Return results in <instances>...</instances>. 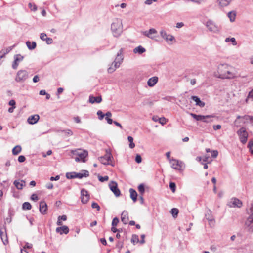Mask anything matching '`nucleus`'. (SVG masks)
Masks as SVG:
<instances>
[{
  "instance_id": "nucleus-40",
  "label": "nucleus",
  "mask_w": 253,
  "mask_h": 253,
  "mask_svg": "<svg viewBox=\"0 0 253 253\" xmlns=\"http://www.w3.org/2000/svg\"><path fill=\"white\" fill-rule=\"evenodd\" d=\"M138 191L141 194V195H143L145 192V188L143 184H140L138 187Z\"/></svg>"
},
{
  "instance_id": "nucleus-24",
  "label": "nucleus",
  "mask_w": 253,
  "mask_h": 253,
  "mask_svg": "<svg viewBox=\"0 0 253 253\" xmlns=\"http://www.w3.org/2000/svg\"><path fill=\"white\" fill-rule=\"evenodd\" d=\"M191 99L196 102V105L201 107L205 106V103L201 101L200 99L196 96H192Z\"/></svg>"
},
{
  "instance_id": "nucleus-5",
  "label": "nucleus",
  "mask_w": 253,
  "mask_h": 253,
  "mask_svg": "<svg viewBox=\"0 0 253 253\" xmlns=\"http://www.w3.org/2000/svg\"><path fill=\"white\" fill-rule=\"evenodd\" d=\"M72 153L78 156L75 158V160L76 162H78L82 161V162H85V158L88 155V152L86 150H82L81 149H77L75 150H72Z\"/></svg>"
},
{
  "instance_id": "nucleus-38",
  "label": "nucleus",
  "mask_w": 253,
  "mask_h": 253,
  "mask_svg": "<svg viewBox=\"0 0 253 253\" xmlns=\"http://www.w3.org/2000/svg\"><path fill=\"white\" fill-rule=\"evenodd\" d=\"M31 207V205L29 202H24L22 205V208L24 210H30Z\"/></svg>"
},
{
  "instance_id": "nucleus-3",
  "label": "nucleus",
  "mask_w": 253,
  "mask_h": 253,
  "mask_svg": "<svg viewBox=\"0 0 253 253\" xmlns=\"http://www.w3.org/2000/svg\"><path fill=\"white\" fill-rule=\"evenodd\" d=\"M111 30L114 37L120 36L123 31L122 20L120 19L114 20L111 24Z\"/></svg>"
},
{
  "instance_id": "nucleus-18",
  "label": "nucleus",
  "mask_w": 253,
  "mask_h": 253,
  "mask_svg": "<svg viewBox=\"0 0 253 253\" xmlns=\"http://www.w3.org/2000/svg\"><path fill=\"white\" fill-rule=\"evenodd\" d=\"M39 119L40 117L38 114L32 115L29 116L27 119V122L29 124L34 125L39 121Z\"/></svg>"
},
{
  "instance_id": "nucleus-60",
  "label": "nucleus",
  "mask_w": 253,
  "mask_h": 253,
  "mask_svg": "<svg viewBox=\"0 0 253 253\" xmlns=\"http://www.w3.org/2000/svg\"><path fill=\"white\" fill-rule=\"evenodd\" d=\"M8 104L9 105L11 106V107L15 106V100H14L13 99L10 100L9 101Z\"/></svg>"
},
{
  "instance_id": "nucleus-23",
  "label": "nucleus",
  "mask_w": 253,
  "mask_h": 253,
  "mask_svg": "<svg viewBox=\"0 0 253 253\" xmlns=\"http://www.w3.org/2000/svg\"><path fill=\"white\" fill-rule=\"evenodd\" d=\"M69 230L67 226H63L62 227H57L56 229V232L59 233L61 235L63 233L67 234L69 233Z\"/></svg>"
},
{
  "instance_id": "nucleus-45",
  "label": "nucleus",
  "mask_w": 253,
  "mask_h": 253,
  "mask_svg": "<svg viewBox=\"0 0 253 253\" xmlns=\"http://www.w3.org/2000/svg\"><path fill=\"white\" fill-rule=\"evenodd\" d=\"M97 115L98 116V118L100 120H102L105 116V115L101 110H98L97 111Z\"/></svg>"
},
{
  "instance_id": "nucleus-54",
  "label": "nucleus",
  "mask_w": 253,
  "mask_h": 253,
  "mask_svg": "<svg viewBox=\"0 0 253 253\" xmlns=\"http://www.w3.org/2000/svg\"><path fill=\"white\" fill-rule=\"evenodd\" d=\"M135 161L137 163H140L142 161V158L140 155L137 154L135 157Z\"/></svg>"
},
{
  "instance_id": "nucleus-47",
  "label": "nucleus",
  "mask_w": 253,
  "mask_h": 253,
  "mask_svg": "<svg viewBox=\"0 0 253 253\" xmlns=\"http://www.w3.org/2000/svg\"><path fill=\"white\" fill-rule=\"evenodd\" d=\"M91 207L93 209H96L98 211L100 209L99 205L95 202H93L91 204Z\"/></svg>"
},
{
  "instance_id": "nucleus-52",
  "label": "nucleus",
  "mask_w": 253,
  "mask_h": 253,
  "mask_svg": "<svg viewBox=\"0 0 253 253\" xmlns=\"http://www.w3.org/2000/svg\"><path fill=\"white\" fill-rule=\"evenodd\" d=\"M2 234H3V232L0 231V236H1V238L2 240V242L3 243V244L4 245H6V244H7L8 243V239H7V236L5 237V239H4L3 236H2Z\"/></svg>"
},
{
  "instance_id": "nucleus-1",
  "label": "nucleus",
  "mask_w": 253,
  "mask_h": 253,
  "mask_svg": "<svg viewBox=\"0 0 253 253\" xmlns=\"http://www.w3.org/2000/svg\"><path fill=\"white\" fill-rule=\"evenodd\" d=\"M217 71L219 78L222 79H231L235 76L234 68L227 64H220L218 65Z\"/></svg>"
},
{
  "instance_id": "nucleus-10",
  "label": "nucleus",
  "mask_w": 253,
  "mask_h": 253,
  "mask_svg": "<svg viewBox=\"0 0 253 253\" xmlns=\"http://www.w3.org/2000/svg\"><path fill=\"white\" fill-rule=\"evenodd\" d=\"M110 190L113 192L116 197H118L120 195V191L118 188L117 182L112 181L109 184Z\"/></svg>"
},
{
  "instance_id": "nucleus-35",
  "label": "nucleus",
  "mask_w": 253,
  "mask_h": 253,
  "mask_svg": "<svg viewBox=\"0 0 253 253\" xmlns=\"http://www.w3.org/2000/svg\"><path fill=\"white\" fill-rule=\"evenodd\" d=\"M225 42H231L233 45H236L237 44V42L235 38H226L225 40Z\"/></svg>"
},
{
  "instance_id": "nucleus-36",
  "label": "nucleus",
  "mask_w": 253,
  "mask_h": 253,
  "mask_svg": "<svg viewBox=\"0 0 253 253\" xmlns=\"http://www.w3.org/2000/svg\"><path fill=\"white\" fill-rule=\"evenodd\" d=\"M203 122L205 123H210L213 121L212 118L214 117L212 115H206Z\"/></svg>"
},
{
  "instance_id": "nucleus-12",
  "label": "nucleus",
  "mask_w": 253,
  "mask_h": 253,
  "mask_svg": "<svg viewBox=\"0 0 253 253\" xmlns=\"http://www.w3.org/2000/svg\"><path fill=\"white\" fill-rule=\"evenodd\" d=\"M246 227L250 232H253V213L251 214L245 223Z\"/></svg>"
},
{
  "instance_id": "nucleus-33",
  "label": "nucleus",
  "mask_w": 253,
  "mask_h": 253,
  "mask_svg": "<svg viewBox=\"0 0 253 253\" xmlns=\"http://www.w3.org/2000/svg\"><path fill=\"white\" fill-rule=\"evenodd\" d=\"M21 147L19 145H17L14 147L12 149V153L13 155H16L18 154L21 151Z\"/></svg>"
},
{
  "instance_id": "nucleus-62",
  "label": "nucleus",
  "mask_w": 253,
  "mask_h": 253,
  "mask_svg": "<svg viewBox=\"0 0 253 253\" xmlns=\"http://www.w3.org/2000/svg\"><path fill=\"white\" fill-rule=\"evenodd\" d=\"M115 227L116 226H112V228H111V231L113 233H116L117 232H119L120 231V230L119 229H117Z\"/></svg>"
},
{
  "instance_id": "nucleus-25",
  "label": "nucleus",
  "mask_w": 253,
  "mask_h": 253,
  "mask_svg": "<svg viewBox=\"0 0 253 253\" xmlns=\"http://www.w3.org/2000/svg\"><path fill=\"white\" fill-rule=\"evenodd\" d=\"M158 77H153L148 80L147 82V84L149 86L152 87L156 84V83L158 82Z\"/></svg>"
},
{
  "instance_id": "nucleus-30",
  "label": "nucleus",
  "mask_w": 253,
  "mask_h": 253,
  "mask_svg": "<svg viewBox=\"0 0 253 253\" xmlns=\"http://www.w3.org/2000/svg\"><path fill=\"white\" fill-rule=\"evenodd\" d=\"M26 45L28 48L30 50L34 49L36 47V43L35 42H32L30 41H27L26 42Z\"/></svg>"
},
{
  "instance_id": "nucleus-34",
  "label": "nucleus",
  "mask_w": 253,
  "mask_h": 253,
  "mask_svg": "<svg viewBox=\"0 0 253 253\" xmlns=\"http://www.w3.org/2000/svg\"><path fill=\"white\" fill-rule=\"evenodd\" d=\"M15 44L13 46L8 47L4 50H3V53L2 55L1 56V58L3 57L6 54H8L10 51L12 50V49L15 46Z\"/></svg>"
},
{
  "instance_id": "nucleus-37",
  "label": "nucleus",
  "mask_w": 253,
  "mask_h": 253,
  "mask_svg": "<svg viewBox=\"0 0 253 253\" xmlns=\"http://www.w3.org/2000/svg\"><path fill=\"white\" fill-rule=\"evenodd\" d=\"M128 142H129V146L130 148L132 149L135 147V144L133 143V138L132 137L129 136L127 137Z\"/></svg>"
},
{
  "instance_id": "nucleus-46",
  "label": "nucleus",
  "mask_w": 253,
  "mask_h": 253,
  "mask_svg": "<svg viewBox=\"0 0 253 253\" xmlns=\"http://www.w3.org/2000/svg\"><path fill=\"white\" fill-rule=\"evenodd\" d=\"M28 6L31 9V10H33L34 11H36L37 9V7L36 5L32 3H29L28 4Z\"/></svg>"
},
{
  "instance_id": "nucleus-4",
  "label": "nucleus",
  "mask_w": 253,
  "mask_h": 253,
  "mask_svg": "<svg viewBox=\"0 0 253 253\" xmlns=\"http://www.w3.org/2000/svg\"><path fill=\"white\" fill-rule=\"evenodd\" d=\"M113 158L110 152L108 150H106V154L104 156H101L98 158L99 161L103 165H111L114 166V165L112 163Z\"/></svg>"
},
{
  "instance_id": "nucleus-20",
  "label": "nucleus",
  "mask_w": 253,
  "mask_h": 253,
  "mask_svg": "<svg viewBox=\"0 0 253 253\" xmlns=\"http://www.w3.org/2000/svg\"><path fill=\"white\" fill-rule=\"evenodd\" d=\"M47 205L44 201H42L40 203L39 210L40 212L42 214L46 213Z\"/></svg>"
},
{
  "instance_id": "nucleus-14",
  "label": "nucleus",
  "mask_w": 253,
  "mask_h": 253,
  "mask_svg": "<svg viewBox=\"0 0 253 253\" xmlns=\"http://www.w3.org/2000/svg\"><path fill=\"white\" fill-rule=\"evenodd\" d=\"M81 199L82 202L83 204H86L89 199V195L88 193V192L85 189H83L81 190Z\"/></svg>"
},
{
  "instance_id": "nucleus-31",
  "label": "nucleus",
  "mask_w": 253,
  "mask_h": 253,
  "mask_svg": "<svg viewBox=\"0 0 253 253\" xmlns=\"http://www.w3.org/2000/svg\"><path fill=\"white\" fill-rule=\"evenodd\" d=\"M146 51V49L142 46H138L133 49V52L135 53H138L139 54H142Z\"/></svg>"
},
{
  "instance_id": "nucleus-58",
  "label": "nucleus",
  "mask_w": 253,
  "mask_h": 253,
  "mask_svg": "<svg viewBox=\"0 0 253 253\" xmlns=\"http://www.w3.org/2000/svg\"><path fill=\"white\" fill-rule=\"evenodd\" d=\"M244 118L246 120H249L251 122L253 123V116H245Z\"/></svg>"
},
{
  "instance_id": "nucleus-26",
  "label": "nucleus",
  "mask_w": 253,
  "mask_h": 253,
  "mask_svg": "<svg viewBox=\"0 0 253 253\" xmlns=\"http://www.w3.org/2000/svg\"><path fill=\"white\" fill-rule=\"evenodd\" d=\"M121 221L124 224H126L128 221V213L124 211L121 214Z\"/></svg>"
},
{
  "instance_id": "nucleus-56",
  "label": "nucleus",
  "mask_w": 253,
  "mask_h": 253,
  "mask_svg": "<svg viewBox=\"0 0 253 253\" xmlns=\"http://www.w3.org/2000/svg\"><path fill=\"white\" fill-rule=\"evenodd\" d=\"M25 157L23 155L19 156L18 158V160L20 163L24 162L25 161Z\"/></svg>"
},
{
  "instance_id": "nucleus-22",
  "label": "nucleus",
  "mask_w": 253,
  "mask_h": 253,
  "mask_svg": "<svg viewBox=\"0 0 253 253\" xmlns=\"http://www.w3.org/2000/svg\"><path fill=\"white\" fill-rule=\"evenodd\" d=\"M40 39L42 41H45L47 44H51L53 42L52 39L48 38L46 34L43 33L40 34Z\"/></svg>"
},
{
  "instance_id": "nucleus-42",
  "label": "nucleus",
  "mask_w": 253,
  "mask_h": 253,
  "mask_svg": "<svg viewBox=\"0 0 253 253\" xmlns=\"http://www.w3.org/2000/svg\"><path fill=\"white\" fill-rule=\"evenodd\" d=\"M178 210L176 208H173L171 209V213L172 214L173 217H176L178 213Z\"/></svg>"
},
{
  "instance_id": "nucleus-29",
  "label": "nucleus",
  "mask_w": 253,
  "mask_h": 253,
  "mask_svg": "<svg viewBox=\"0 0 253 253\" xmlns=\"http://www.w3.org/2000/svg\"><path fill=\"white\" fill-rule=\"evenodd\" d=\"M236 13L235 11H230L227 14L228 17L230 19V21L233 22L236 18Z\"/></svg>"
},
{
  "instance_id": "nucleus-32",
  "label": "nucleus",
  "mask_w": 253,
  "mask_h": 253,
  "mask_svg": "<svg viewBox=\"0 0 253 253\" xmlns=\"http://www.w3.org/2000/svg\"><path fill=\"white\" fill-rule=\"evenodd\" d=\"M190 115L197 121H203L204 119L205 118L204 115H197L194 113H190Z\"/></svg>"
},
{
  "instance_id": "nucleus-49",
  "label": "nucleus",
  "mask_w": 253,
  "mask_h": 253,
  "mask_svg": "<svg viewBox=\"0 0 253 253\" xmlns=\"http://www.w3.org/2000/svg\"><path fill=\"white\" fill-rule=\"evenodd\" d=\"M250 99H252V100L253 99V90H252L248 94V96L247 98V99H246V102H248V101Z\"/></svg>"
},
{
  "instance_id": "nucleus-15",
  "label": "nucleus",
  "mask_w": 253,
  "mask_h": 253,
  "mask_svg": "<svg viewBox=\"0 0 253 253\" xmlns=\"http://www.w3.org/2000/svg\"><path fill=\"white\" fill-rule=\"evenodd\" d=\"M14 61L12 64V68L14 69H16L18 66L19 63L23 60V56L20 54H16L14 57Z\"/></svg>"
},
{
  "instance_id": "nucleus-44",
  "label": "nucleus",
  "mask_w": 253,
  "mask_h": 253,
  "mask_svg": "<svg viewBox=\"0 0 253 253\" xmlns=\"http://www.w3.org/2000/svg\"><path fill=\"white\" fill-rule=\"evenodd\" d=\"M248 147L249 148L251 153L252 154H253V141H250L249 142L248 144Z\"/></svg>"
},
{
  "instance_id": "nucleus-28",
  "label": "nucleus",
  "mask_w": 253,
  "mask_h": 253,
  "mask_svg": "<svg viewBox=\"0 0 253 253\" xmlns=\"http://www.w3.org/2000/svg\"><path fill=\"white\" fill-rule=\"evenodd\" d=\"M129 191L130 198L134 202H135L137 201V197L138 195L136 191L132 188H130Z\"/></svg>"
},
{
  "instance_id": "nucleus-64",
  "label": "nucleus",
  "mask_w": 253,
  "mask_h": 253,
  "mask_svg": "<svg viewBox=\"0 0 253 253\" xmlns=\"http://www.w3.org/2000/svg\"><path fill=\"white\" fill-rule=\"evenodd\" d=\"M250 210L251 214L253 213V201H252V202L251 204V207L250 208Z\"/></svg>"
},
{
  "instance_id": "nucleus-48",
  "label": "nucleus",
  "mask_w": 253,
  "mask_h": 253,
  "mask_svg": "<svg viewBox=\"0 0 253 253\" xmlns=\"http://www.w3.org/2000/svg\"><path fill=\"white\" fill-rule=\"evenodd\" d=\"M119 223V219L117 217H115L113 218L112 222V226H116Z\"/></svg>"
},
{
  "instance_id": "nucleus-21",
  "label": "nucleus",
  "mask_w": 253,
  "mask_h": 253,
  "mask_svg": "<svg viewBox=\"0 0 253 253\" xmlns=\"http://www.w3.org/2000/svg\"><path fill=\"white\" fill-rule=\"evenodd\" d=\"M102 101V98L101 96L97 97H94L93 95H90L89 97L88 102L90 103L93 104L95 103H99Z\"/></svg>"
},
{
  "instance_id": "nucleus-63",
  "label": "nucleus",
  "mask_w": 253,
  "mask_h": 253,
  "mask_svg": "<svg viewBox=\"0 0 253 253\" xmlns=\"http://www.w3.org/2000/svg\"><path fill=\"white\" fill-rule=\"evenodd\" d=\"M74 120L77 123H81V119L79 117H75L74 118Z\"/></svg>"
},
{
  "instance_id": "nucleus-11",
  "label": "nucleus",
  "mask_w": 253,
  "mask_h": 253,
  "mask_svg": "<svg viewBox=\"0 0 253 253\" xmlns=\"http://www.w3.org/2000/svg\"><path fill=\"white\" fill-rule=\"evenodd\" d=\"M230 207L240 208L242 206V202L239 199L234 198H232L228 203Z\"/></svg>"
},
{
  "instance_id": "nucleus-53",
  "label": "nucleus",
  "mask_w": 253,
  "mask_h": 253,
  "mask_svg": "<svg viewBox=\"0 0 253 253\" xmlns=\"http://www.w3.org/2000/svg\"><path fill=\"white\" fill-rule=\"evenodd\" d=\"M31 199L34 201H37L39 200V198L36 194H33L31 196Z\"/></svg>"
},
{
  "instance_id": "nucleus-41",
  "label": "nucleus",
  "mask_w": 253,
  "mask_h": 253,
  "mask_svg": "<svg viewBox=\"0 0 253 253\" xmlns=\"http://www.w3.org/2000/svg\"><path fill=\"white\" fill-rule=\"evenodd\" d=\"M61 132H64L66 136H72L73 134L72 131L69 129L62 130Z\"/></svg>"
},
{
  "instance_id": "nucleus-50",
  "label": "nucleus",
  "mask_w": 253,
  "mask_h": 253,
  "mask_svg": "<svg viewBox=\"0 0 253 253\" xmlns=\"http://www.w3.org/2000/svg\"><path fill=\"white\" fill-rule=\"evenodd\" d=\"M169 187L173 192L175 191L176 185L174 182H170L169 183Z\"/></svg>"
},
{
  "instance_id": "nucleus-57",
  "label": "nucleus",
  "mask_w": 253,
  "mask_h": 253,
  "mask_svg": "<svg viewBox=\"0 0 253 253\" xmlns=\"http://www.w3.org/2000/svg\"><path fill=\"white\" fill-rule=\"evenodd\" d=\"M32 244H30V243H26L25 244V245L23 247V249H24L25 250V249H30L32 247Z\"/></svg>"
},
{
  "instance_id": "nucleus-9",
  "label": "nucleus",
  "mask_w": 253,
  "mask_h": 253,
  "mask_svg": "<svg viewBox=\"0 0 253 253\" xmlns=\"http://www.w3.org/2000/svg\"><path fill=\"white\" fill-rule=\"evenodd\" d=\"M170 163L173 169L178 170L181 169L184 165L182 162L174 159L170 160Z\"/></svg>"
},
{
  "instance_id": "nucleus-6",
  "label": "nucleus",
  "mask_w": 253,
  "mask_h": 253,
  "mask_svg": "<svg viewBox=\"0 0 253 253\" xmlns=\"http://www.w3.org/2000/svg\"><path fill=\"white\" fill-rule=\"evenodd\" d=\"M89 176V172L86 170H83L81 173H76L75 172H67L66 176L68 179H73L78 178L81 179L84 177H86Z\"/></svg>"
},
{
  "instance_id": "nucleus-19",
  "label": "nucleus",
  "mask_w": 253,
  "mask_h": 253,
  "mask_svg": "<svg viewBox=\"0 0 253 253\" xmlns=\"http://www.w3.org/2000/svg\"><path fill=\"white\" fill-rule=\"evenodd\" d=\"M25 183V181L23 180H16L13 182V184L18 190L23 189V187L26 185Z\"/></svg>"
},
{
  "instance_id": "nucleus-55",
  "label": "nucleus",
  "mask_w": 253,
  "mask_h": 253,
  "mask_svg": "<svg viewBox=\"0 0 253 253\" xmlns=\"http://www.w3.org/2000/svg\"><path fill=\"white\" fill-rule=\"evenodd\" d=\"M211 156L213 158H216L218 155V152L217 150H213L211 151Z\"/></svg>"
},
{
  "instance_id": "nucleus-8",
  "label": "nucleus",
  "mask_w": 253,
  "mask_h": 253,
  "mask_svg": "<svg viewBox=\"0 0 253 253\" xmlns=\"http://www.w3.org/2000/svg\"><path fill=\"white\" fill-rule=\"evenodd\" d=\"M237 134L239 136L240 141L243 144L247 141L248 134L244 127L241 128L238 131Z\"/></svg>"
},
{
  "instance_id": "nucleus-59",
  "label": "nucleus",
  "mask_w": 253,
  "mask_h": 253,
  "mask_svg": "<svg viewBox=\"0 0 253 253\" xmlns=\"http://www.w3.org/2000/svg\"><path fill=\"white\" fill-rule=\"evenodd\" d=\"M213 128L214 130H217L221 128V126L220 125H214Z\"/></svg>"
},
{
  "instance_id": "nucleus-39",
  "label": "nucleus",
  "mask_w": 253,
  "mask_h": 253,
  "mask_svg": "<svg viewBox=\"0 0 253 253\" xmlns=\"http://www.w3.org/2000/svg\"><path fill=\"white\" fill-rule=\"evenodd\" d=\"M131 241L133 244L138 243L139 242L138 236L135 234L133 235L131 239Z\"/></svg>"
},
{
  "instance_id": "nucleus-7",
  "label": "nucleus",
  "mask_w": 253,
  "mask_h": 253,
  "mask_svg": "<svg viewBox=\"0 0 253 253\" xmlns=\"http://www.w3.org/2000/svg\"><path fill=\"white\" fill-rule=\"evenodd\" d=\"M28 78V73L25 70H20L16 74L15 80L18 83H23Z\"/></svg>"
},
{
  "instance_id": "nucleus-2",
  "label": "nucleus",
  "mask_w": 253,
  "mask_h": 253,
  "mask_svg": "<svg viewBox=\"0 0 253 253\" xmlns=\"http://www.w3.org/2000/svg\"><path fill=\"white\" fill-rule=\"evenodd\" d=\"M123 48H121L119 52L117 53V55L112 63L111 66L108 69V72L110 73H112L115 71V70L119 68L122 63L124 60V57L122 54Z\"/></svg>"
},
{
  "instance_id": "nucleus-16",
  "label": "nucleus",
  "mask_w": 253,
  "mask_h": 253,
  "mask_svg": "<svg viewBox=\"0 0 253 253\" xmlns=\"http://www.w3.org/2000/svg\"><path fill=\"white\" fill-rule=\"evenodd\" d=\"M161 36L164 39L168 42L169 41L172 42L174 40V37L169 34H167V32L164 30L160 31Z\"/></svg>"
},
{
  "instance_id": "nucleus-17",
  "label": "nucleus",
  "mask_w": 253,
  "mask_h": 253,
  "mask_svg": "<svg viewBox=\"0 0 253 253\" xmlns=\"http://www.w3.org/2000/svg\"><path fill=\"white\" fill-rule=\"evenodd\" d=\"M157 31L154 28H151L149 31H145L142 32L143 35L152 39H153L156 37V36L153 35L157 34Z\"/></svg>"
},
{
  "instance_id": "nucleus-61",
  "label": "nucleus",
  "mask_w": 253,
  "mask_h": 253,
  "mask_svg": "<svg viewBox=\"0 0 253 253\" xmlns=\"http://www.w3.org/2000/svg\"><path fill=\"white\" fill-rule=\"evenodd\" d=\"M39 81V76L38 75H35L33 79V82L37 83Z\"/></svg>"
},
{
  "instance_id": "nucleus-27",
  "label": "nucleus",
  "mask_w": 253,
  "mask_h": 253,
  "mask_svg": "<svg viewBox=\"0 0 253 253\" xmlns=\"http://www.w3.org/2000/svg\"><path fill=\"white\" fill-rule=\"evenodd\" d=\"M217 1L219 5L223 7L229 5L232 0H217Z\"/></svg>"
},
{
  "instance_id": "nucleus-51",
  "label": "nucleus",
  "mask_w": 253,
  "mask_h": 253,
  "mask_svg": "<svg viewBox=\"0 0 253 253\" xmlns=\"http://www.w3.org/2000/svg\"><path fill=\"white\" fill-rule=\"evenodd\" d=\"M159 122L161 124L164 125L166 124L167 120L165 118L162 117L159 118Z\"/></svg>"
},
{
  "instance_id": "nucleus-43",
  "label": "nucleus",
  "mask_w": 253,
  "mask_h": 253,
  "mask_svg": "<svg viewBox=\"0 0 253 253\" xmlns=\"http://www.w3.org/2000/svg\"><path fill=\"white\" fill-rule=\"evenodd\" d=\"M98 179L101 182H104L108 181L109 179V177L108 176H101L100 175L98 176Z\"/></svg>"
},
{
  "instance_id": "nucleus-13",
  "label": "nucleus",
  "mask_w": 253,
  "mask_h": 253,
  "mask_svg": "<svg viewBox=\"0 0 253 253\" xmlns=\"http://www.w3.org/2000/svg\"><path fill=\"white\" fill-rule=\"evenodd\" d=\"M206 26L208 28L209 30L213 32H217L218 31V28L215 24V23L211 20H208L206 24Z\"/></svg>"
}]
</instances>
